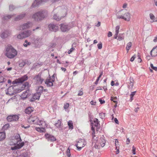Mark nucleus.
I'll return each mask as SVG.
<instances>
[{
    "label": "nucleus",
    "mask_w": 157,
    "mask_h": 157,
    "mask_svg": "<svg viewBox=\"0 0 157 157\" xmlns=\"http://www.w3.org/2000/svg\"><path fill=\"white\" fill-rule=\"evenodd\" d=\"M29 90H28L23 92V94H22V96L24 98H26L28 95V93L29 92Z\"/></svg>",
    "instance_id": "obj_35"
},
{
    "label": "nucleus",
    "mask_w": 157,
    "mask_h": 157,
    "mask_svg": "<svg viewBox=\"0 0 157 157\" xmlns=\"http://www.w3.org/2000/svg\"><path fill=\"white\" fill-rule=\"evenodd\" d=\"M32 32L30 30H27L22 32L19 34L17 36L18 39H22L29 37L32 34Z\"/></svg>",
    "instance_id": "obj_5"
},
{
    "label": "nucleus",
    "mask_w": 157,
    "mask_h": 157,
    "mask_svg": "<svg viewBox=\"0 0 157 157\" xmlns=\"http://www.w3.org/2000/svg\"><path fill=\"white\" fill-rule=\"evenodd\" d=\"M19 114L12 115L8 116L6 118L8 122L16 121H17L19 118Z\"/></svg>",
    "instance_id": "obj_7"
},
{
    "label": "nucleus",
    "mask_w": 157,
    "mask_h": 157,
    "mask_svg": "<svg viewBox=\"0 0 157 157\" xmlns=\"http://www.w3.org/2000/svg\"><path fill=\"white\" fill-rule=\"evenodd\" d=\"M6 81V79L3 76H0V83H3Z\"/></svg>",
    "instance_id": "obj_42"
},
{
    "label": "nucleus",
    "mask_w": 157,
    "mask_h": 157,
    "mask_svg": "<svg viewBox=\"0 0 157 157\" xmlns=\"http://www.w3.org/2000/svg\"><path fill=\"white\" fill-rule=\"evenodd\" d=\"M151 55L153 57L157 56V46L154 47L150 52Z\"/></svg>",
    "instance_id": "obj_19"
},
{
    "label": "nucleus",
    "mask_w": 157,
    "mask_h": 157,
    "mask_svg": "<svg viewBox=\"0 0 157 157\" xmlns=\"http://www.w3.org/2000/svg\"><path fill=\"white\" fill-rule=\"evenodd\" d=\"M54 82L53 80H52L50 78H47L46 80L45 83L47 87H50L53 86V82Z\"/></svg>",
    "instance_id": "obj_18"
},
{
    "label": "nucleus",
    "mask_w": 157,
    "mask_h": 157,
    "mask_svg": "<svg viewBox=\"0 0 157 157\" xmlns=\"http://www.w3.org/2000/svg\"><path fill=\"white\" fill-rule=\"evenodd\" d=\"M45 16L43 12L40 11L34 14L32 16V18L34 19L36 21H38L41 19L42 18H44Z\"/></svg>",
    "instance_id": "obj_6"
},
{
    "label": "nucleus",
    "mask_w": 157,
    "mask_h": 157,
    "mask_svg": "<svg viewBox=\"0 0 157 157\" xmlns=\"http://www.w3.org/2000/svg\"><path fill=\"white\" fill-rule=\"evenodd\" d=\"M25 15V14L24 13H22V14H21L17 16V17L15 18V21H17L19 20L22 19L24 18Z\"/></svg>",
    "instance_id": "obj_22"
},
{
    "label": "nucleus",
    "mask_w": 157,
    "mask_h": 157,
    "mask_svg": "<svg viewBox=\"0 0 157 157\" xmlns=\"http://www.w3.org/2000/svg\"><path fill=\"white\" fill-rule=\"evenodd\" d=\"M11 90H13V88L9 87L7 90V91L6 92V94H9L11 96L14 95L13 92V91L11 92Z\"/></svg>",
    "instance_id": "obj_27"
},
{
    "label": "nucleus",
    "mask_w": 157,
    "mask_h": 157,
    "mask_svg": "<svg viewBox=\"0 0 157 157\" xmlns=\"http://www.w3.org/2000/svg\"><path fill=\"white\" fill-rule=\"evenodd\" d=\"M120 29V26L118 25L115 28V33H119V30Z\"/></svg>",
    "instance_id": "obj_49"
},
{
    "label": "nucleus",
    "mask_w": 157,
    "mask_h": 157,
    "mask_svg": "<svg viewBox=\"0 0 157 157\" xmlns=\"http://www.w3.org/2000/svg\"><path fill=\"white\" fill-rule=\"evenodd\" d=\"M150 67L152 69L155 70V71H157V67H154L152 63H151L150 64Z\"/></svg>",
    "instance_id": "obj_47"
},
{
    "label": "nucleus",
    "mask_w": 157,
    "mask_h": 157,
    "mask_svg": "<svg viewBox=\"0 0 157 157\" xmlns=\"http://www.w3.org/2000/svg\"><path fill=\"white\" fill-rule=\"evenodd\" d=\"M40 96V94L36 92V93L34 94L32 98L31 99V101H33L39 99Z\"/></svg>",
    "instance_id": "obj_20"
},
{
    "label": "nucleus",
    "mask_w": 157,
    "mask_h": 157,
    "mask_svg": "<svg viewBox=\"0 0 157 157\" xmlns=\"http://www.w3.org/2000/svg\"><path fill=\"white\" fill-rule=\"evenodd\" d=\"M69 106V104L68 103H66L64 104L63 108L65 109H66L68 108Z\"/></svg>",
    "instance_id": "obj_45"
},
{
    "label": "nucleus",
    "mask_w": 157,
    "mask_h": 157,
    "mask_svg": "<svg viewBox=\"0 0 157 157\" xmlns=\"http://www.w3.org/2000/svg\"><path fill=\"white\" fill-rule=\"evenodd\" d=\"M31 44V43L28 42L27 40H25V43L23 44V45L25 47H27L28 45H30Z\"/></svg>",
    "instance_id": "obj_39"
},
{
    "label": "nucleus",
    "mask_w": 157,
    "mask_h": 157,
    "mask_svg": "<svg viewBox=\"0 0 157 157\" xmlns=\"http://www.w3.org/2000/svg\"><path fill=\"white\" fill-rule=\"evenodd\" d=\"M114 121L115 122L116 124H118V123H119L118 121V120L116 118H114Z\"/></svg>",
    "instance_id": "obj_63"
},
{
    "label": "nucleus",
    "mask_w": 157,
    "mask_h": 157,
    "mask_svg": "<svg viewBox=\"0 0 157 157\" xmlns=\"http://www.w3.org/2000/svg\"><path fill=\"white\" fill-rule=\"evenodd\" d=\"M134 81L133 78L131 77L130 78L129 85H128V88H132L133 86Z\"/></svg>",
    "instance_id": "obj_29"
},
{
    "label": "nucleus",
    "mask_w": 157,
    "mask_h": 157,
    "mask_svg": "<svg viewBox=\"0 0 157 157\" xmlns=\"http://www.w3.org/2000/svg\"><path fill=\"white\" fill-rule=\"evenodd\" d=\"M101 25V22H98V23L95 25V26L97 27H99Z\"/></svg>",
    "instance_id": "obj_64"
},
{
    "label": "nucleus",
    "mask_w": 157,
    "mask_h": 157,
    "mask_svg": "<svg viewBox=\"0 0 157 157\" xmlns=\"http://www.w3.org/2000/svg\"><path fill=\"white\" fill-rule=\"evenodd\" d=\"M105 141L103 138H100V140L98 141L97 140L92 141V145L95 148L99 149L100 147H103L105 145Z\"/></svg>",
    "instance_id": "obj_4"
},
{
    "label": "nucleus",
    "mask_w": 157,
    "mask_h": 157,
    "mask_svg": "<svg viewBox=\"0 0 157 157\" xmlns=\"http://www.w3.org/2000/svg\"><path fill=\"white\" fill-rule=\"evenodd\" d=\"M99 101L100 102V103L101 104H103L105 103V101L104 100H102L101 99H99Z\"/></svg>",
    "instance_id": "obj_58"
},
{
    "label": "nucleus",
    "mask_w": 157,
    "mask_h": 157,
    "mask_svg": "<svg viewBox=\"0 0 157 157\" xmlns=\"http://www.w3.org/2000/svg\"><path fill=\"white\" fill-rule=\"evenodd\" d=\"M28 121L30 123L37 124L41 126L45 127L46 126V123L45 122L39 120L36 116L30 117L28 119Z\"/></svg>",
    "instance_id": "obj_2"
},
{
    "label": "nucleus",
    "mask_w": 157,
    "mask_h": 157,
    "mask_svg": "<svg viewBox=\"0 0 157 157\" xmlns=\"http://www.w3.org/2000/svg\"><path fill=\"white\" fill-rule=\"evenodd\" d=\"M37 93L41 95L44 90V87L43 86H40L38 87L36 89Z\"/></svg>",
    "instance_id": "obj_24"
},
{
    "label": "nucleus",
    "mask_w": 157,
    "mask_h": 157,
    "mask_svg": "<svg viewBox=\"0 0 157 157\" xmlns=\"http://www.w3.org/2000/svg\"><path fill=\"white\" fill-rule=\"evenodd\" d=\"M10 127V124H6L2 128L3 130H5L7 129Z\"/></svg>",
    "instance_id": "obj_38"
},
{
    "label": "nucleus",
    "mask_w": 157,
    "mask_h": 157,
    "mask_svg": "<svg viewBox=\"0 0 157 157\" xmlns=\"http://www.w3.org/2000/svg\"><path fill=\"white\" fill-rule=\"evenodd\" d=\"M136 92V91L132 92L131 94H130V101H132V100H133V97L135 95Z\"/></svg>",
    "instance_id": "obj_36"
},
{
    "label": "nucleus",
    "mask_w": 157,
    "mask_h": 157,
    "mask_svg": "<svg viewBox=\"0 0 157 157\" xmlns=\"http://www.w3.org/2000/svg\"><path fill=\"white\" fill-rule=\"evenodd\" d=\"M48 27L50 30L54 32L57 31L59 29L58 25L57 24H50L48 25Z\"/></svg>",
    "instance_id": "obj_14"
},
{
    "label": "nucleus",
    "mask_w": 157,
    "mask_h": 157,
    "mask_svg": "<svg viewBox=\"0 0 157 157\" xmlns=\"http://www.w3.org/2000/svg\"><path fill=\"white\" fill-rule=\"evenodd\" d=\"M41 39L39 37H35L32 40V43L33 44L35 47H37Z\"/></svg>",
    "instance_id": "obj_17"
},
{
    "label": "nucleus",
    "mask_w": 157,
    "mask_h": 157,
    "mask_svg": "<svg viewBox=\"0 0 157 157\" xmlns=\"http://www.w3.org/2000/svg\"><path fill=\"white\" fill-rule=\"evenodd\" d=\"M135 151H136L135 147H134V146H133L132 151V153L134 155H135L136 154Z\"/></svg>",
    "instance_id": "obj_55"
},
{
    "label": "nucleus",
    "mask_w": 157,
    "mask_h": 157,
    "mask_svg": "<svg viewBox=\"0 0 157 157\" xmlns=\"http://www.w3.org/2000/svg\"><path fill=\"white\" fill-rule=\"evenodd\" d=\"M15 8V7L13 5H10L9 6L10 10L12 11Z\"/></svg>",
    "instance_id": "obj_48"
},
{
    "label": "nucleus",
    "mask_w": 157,
    "mask_h": 157,
    "mask_svg": "<svg viewBox=\"0 0 157 157\" xmlns=\"http://www.w3.org/2000/svg\"><path fill=\"white\" fill-rule=\"evenodd\" d=\"M5 49V55L9 58L13 59L17 56V51L11 45H8Z\"/></svg>",
    "instance_id": "obj_1"
},
{
    "label": "nucleus",
    "mask_w": 157,
    "mask_h": 157,
    "mask_svg": "<svg viewBox=\"0 0 157 157\" xmlns=\"http://www.w3.org/2000/svg\"><path fill=\"white\" fill-rule=\"evenodd\" d=\"M150 17L151 19L152 20H154V19L155 18V16L152 13H150Z\"/></svg>",
    "instance_id": "obj_51"
},
{
    "label": "nucleus",
    "mask_w": 157,
    "mask_h": 157,
    "mask_svg": "<svg viewBox=\"0 0 157 157\" xmlns=\"http://www.w3.org/2000/svg\"><path fill=\"white\" fill-rule=\"evenodd\" d=\"M90 103L92 105H94L96 104V102H94L93 101H91L90 102Z\"/></svg>",
    "instance_id": "obj_61"
},
{
    "label": "nucleus",
    "mask_w": 157,
    "mask_h": 157,
    "mask_svg": "<svg viewBox=\"0 0 157 157\" xmlns=\"http://www.w3.org/2000/svg\"><path fill=\"white\" fill-rule=\"evenodd\" d=\"M41 127V128L40 127H36V130L38 132H44L45 131V129L44 128L45 127H43L40 126Z\"/></svg>",
    "instance_id": "obj_26"
},
{
    "label": "nucleus",
    "mask_w": 157,
    "mask_h": 157,
    "mask_svg": "<svg viewBox=\"0 0 157 157\" xmlns=\"http://www.w3.org/2000/svg\"><path fill=\"white\" fill-rule=\"evenodd\" d=\"M72 47L71 48V49L69 50L68 51V54H70L75 49V48L73 47V44L72 45Z\"/></svg>",
    "instance_id": "obj_44"
},
{
    "label": "nucleus",
    "mask_w": 157,
    "mask_h": 157,
    "mask_svg": "<svg viewBox=\"0 0 157 157\" xmlns=\"http://www.w3.org/2000/svg\"><path fill=\"white\" fill-rule=\"evenodd\" d=\"M117 18L118 19H122L127 21H130L131 18L130 13L128 12H127L124 13V16L117 15Z\"/></svg>",
    "instance_id": "obj_9"
},
{
    "label": "nucleus",
    "mask_w": 157,
    "mask_h": 157,
    "mask_svg": "<svg viewBox=\"0 0 157 157\" xmlns=\"http://www.w3.org/2000/svg\"><path fill=\"white\" fill-rule=\"evenodd\" d=\"M49 0H35L33 3L32 6L35 8L41 4L43 2H46Z\"/></svg>",
    "instance_id": "obj_13"
},
{
    "label": "nucleus",
    "mask_w": 157,
    "mask_h": 157,
    "mask_svg": "<svg viewBox=\"0 0 157 157\" xmlns=\"http://www.w3.org/2000/svg\"><path fill=\"white\" fill-rule=\"evenodd\" d=\"M112 33L111 32H109L108 34V37H111L112 36Z\"/></svg>",
    "instance_id": "obj_59"
},
{
    "label": "nucleus",
    "mask_w": 157,
    "mask_h": 157,
    "mask_svg": "<svg viewBox=\"0 0 157 157\" xmlns=\"http://www.w3.org/2000/svg\"><path fill=\"white\" fill-rule=\"evenodd\" d=\"M132 45V43L131 42L128 43L126 45V49L127 51V52H128L130 48H131Z\"/></svg>",
    "instance_id": "obj_32"
},
{
    "label": "nucleus",
    "mask_w": 157,
    "mask_h": 157,
    "mask_svg": "<svg viewBox=\"0 0 157 157\" xmlns=\"http://www.w3.org/2000/svg\"><path fill=\"white\" fill-rule=\"evenodd\" d=\"M14 138H15L14 140H16V144H17L14 147H11V149L13 150L20 149L24 145V142H22L21 143L19 142H21V140L19 134H17L15 136Z\"/></svg>",
    "instance_id": "obj_3"
},
{
    "label": "nucleus",
    "mask_w": 157,
    "mask_h": 157,
    "mask_svg": "<svg viewBox=\"0 0 157 157\" xmlns=\"http://www.w3.org/2000/svg\"><path fill=\"white\" fill-rule=\"evenodd\" d=\"M136 56L135 55H134L130 59V61L131 62L133 61L136 58Z\"/></svg>",
    "instance_id": "obj_54"
},
{
    "label": "nucleus",
    "mask_w": 157,
    "mask_h": 157,
    "mask_svg": "<svg viewBox=\"0 0 157 157\" xmlns=\"http://www.w3.org/2000/svg\"><path fill=\"white\" fill-rule=\"evenodd\" d=\"M28 62V61H22L19 63V66L20 67H23L25 65L27 64Z\"/></svg>",
    "instance_id": "obj_33"
},
{
    "label": "nucleus",
    "mask_w": 157,
    "mask_h": 157,
    "mask_svg": "<svg viewBox=\"0 0 157 157\" xmlns=\"http://www.w3.org/2000/svg\"><path fill=\"white\" fill-rule=\"evenodd\" d=\"M32 26V23L28 22L26 23L23 24L20 26V28H17V29L19 30H24L26 29H29Z\"/></svg>",
    "instance_id": "obj_10"
},
{
    "label": "nucleus",
    "mask_w": 157,
    "mask_h": 157,
    "mask_svg": "<svg viewBox=\"0 0 157 157\" xmlns=\"http://www.w3.org/2000/svg\"><path fill=\"white\" fill-rule=\"evenodd\" d=\"M111 100L113 101L115 103H116L117 102V98L116 97H111Z\"/></svg>",
    "instance_id": "obj_40"
},
{
    "label": "nucleus",
    "mask_w": 157,
    "mask_h": 157,
    "mask_svg": "<svg viewBox=\"0 0 157 157\" xmlns=\"http://www.w3.org/2000/svg\"><path fill=\"white\" fill-rule=\"evenodd\" d=\"M124 34H120L118 36V40H121L124 39Z\"/></svg>",
    "instance_id": "obj_37"
},
{
    "label": "nucleus",
    "mask_w": 157,
    "mask_h": 157,
    "mask_svg": "<svg viewBox=\"0 0 157 157\" xmlns=\"http://www.w3.org/2000/svg\"><path fill=\"white\" fill-rule=\"evenodd\" d=\"M45 136L46 139L48 141L53 142L56 140V138L52 135L48 134H45Z\"/></svg>",
    "instance_id": "obj_16"
},
{
    "label": "nucleus",
    "mask_w": 157,
    "mask_h": 157,
    "mask_svg": "<svg viewBox=\"0 0 157 157\" xmlns=\"http://www.w3.org/2000/svg\"><path fill=\"white\" fill-rule=\"evenodd\" d=\"M56 45V44L55 43H53L52 44H51L50 46L51 47L53 48L55 47Z\"/></svg>",
    "instance_id": "obj_60"
},
{
    "label": "nucleus",
    "mask_w": 157,
    "mask_h": 157,
    "mask_svg": "<svg viewBox=\"0 0 157 157\" xmlns=\"http://www.w3.org/2000/svg\"><path fill=\"white\" fill-rule=\"evenodd\" d=\"M36 83L38 84H41L44 81V79L41 78L40 75L38 74L35 76L33 78Z\"/></svg>",
    "instance_id": "obj_12"
},
{
    "label": "nucleus",
    "mask_w": 157,
    "mask_h": 157,
    "mask_svg": "<svg viewBox=\"0 0 157 157\" xmlns=\"http://www.w3.org/2000/svg\"><path fill=\"white\" fill-rule=\"evenodd\" d=\"M68 125L69 126V129H73V126L72 122L71 121H70L68 122Z\"/></svg>",
    "instance_id": "obj_34"
},
{
    "label": "nucleus",
    "mask_w": 157,
    "mask_h": 157,
    "mask_svg": "<svg viewBox=\"0 0 157 157\" xmlns=\"http://www.w3.org/2000/svg\"><path fill=\"white\" fill-rule=\"evenodd\" d=\"M99 115L101 118L103 119L105 117V114L103 113H99Z\"/></svg>",
    "instance_id": "obj_43"
},
{
    "label": "nucleus",
    "mask_w": 157,
    "mask_h": 157,
    "mask_svg": "<svg viewBox=\"0 0 157 157\" xmlns=\"http://www.w3.org/2000/svg\"><path fill=\"white\" fill-rule=\"evenodd\" d=\"M19 82V81H18V79L15 81H13V82L12 83L13 84H15L18 83H20Z\"/></svg>",
    "instance_id": "obj_53"
},
{
    "label": "nucleus",
    "mask_w": 157,
    "mask_h": 157,
    "mask_svg": "<svg viewBox=\"0 0 157 157\" xmlns=\"http://www.w3.org/2000/svg\"><path fill=\"white\" fill-rule=\"evenodd\" d=\"M95 132H94V131L92 132L91 133V136L92 137V138L93 139V141L96 140V139H94V137H95Z\"/></svg>",
    "instance_id": "obj_46"
},
{
    "label": "nucleus",
    "mask_w": 157,
    "mask_h": 157,
    "mask_svg": "<svg viewBox=\"0 0 157 157\" xmlns=\"http://www.w3.org/2000/svg\"><path fill=\"white\" fill-rule=\"evenodd\" d=\"M83 94V92L82 90H80L79 91L78 94V96H82Z\"/></svg>",
    "instance_id": "obj_52"
},
{
    "label": "nucleus",
    "mask_w": 157,
    "mask_h": 157,
    "mask_svg": "<svg viewBox=\"0 0 157 157\" xmlns=\"http://www.w3.org/2000/svg\"><path fill=\"white\" fill-rule=\"evenodd\" d=\"M91 124L95 127H98V125L100 124L98 119L96 118H94V123H91Z\"/></svg>",
    "instance_id": "obj_28"
},
{
    "label": "nucleus",
    "mask_w": 157,
    "mask_h": 157,
    "mask_svg": "<svg viewBox=\"0 0 157 157\" xmlns=\"http://www.w3.org/2000/svg\"><path fill=\"white\" fill-rule=\"evenodd\" d=\"M55 126L59 129H61L62 128L61 125V121L59 120L57 123H56L55 124Z\"/></svg>",
    "instance_id": "obj_31"
},
{
    "label": "nucleus",
    "mask_w": 157,
    "mask_h": 157,
    "mask_svg": "<svg viewBox=\"0 0 157 157\" xmlns=\"http://www.w3.org/2000/svg\"><path fill=\"white\" fill-rule=\"evenodd\" d=\"M11 32L9 30H5L1 33L0 36L2 39H5L7 38L10 35Z\"/></svg>",
    "instance_id": "obj_15"
},
{
    "label": "nucleus",
    "mask_w": 157,
    "mask_h": 157,
    "mask_svg": "<svg viewBox=\"0 0 157 157\" xmlns=\"http://www.w3.org/2000/svg\"><path fill=\"white\" fill-rule=\"evenodd\" d=\"M86 144V142L84 139L79 140L77 144H76V146L78 150L79 151Z\"/></svg>",
    "instance_id": "obj_8"
},
{
    "label": "nucleus",
    "mask_w": 157,
    "mask_h": 157,
    "mask_svg": "<svg viewBox=\"0 0 157 157\" xmlns=\"http://www.w3.org/2000/svg\"><path fill=\"white\" fill-rule=\"evenodd\" d=\"M53 18L54 19L58 21H59L61 19V18L58 16L56 14L54 15L53 16Z\"/></svg>",
    "instance_id": "obj_41"
},
{
    "label": "nucleus",
    "mask_w": 157,
    "mask_h": 157,
    "mask_svg": "<svg viewBox=\"0 0 157 157\" xmlns=\"http://www.w3.org/2000/svg\"><path fill=\"white\" fill-rule=\"evenodd\" d=\"M102 44L101 42L98 44L97 45L98 48L99 49H101L102 48Z\"/></svg>",
    "instance_id": "obj_50"
},
{
    "label": "nucleus",
    "mask_w": 157,
    "mask_h": 157,
    "mask_svg": "<svg viewBox=\"0 0 157 157\" xmlns=\"http://www.w3.org/2000/svg\"><path fill=\"white\" fill-rule=\"evenodd\" d=\"M33 109L32 107H29L25 109V112L26 113L29 114L33 112Z\"/></svg>",
    "instance_id": "obj_23"
},
{
    "label": "nucleus",
    "mask_w": 157,
    "mask_h": 157,
    "mask_svg": "<svg viewBox=\"0 0 157 157\" xmlns=\"http://www.w3.org/2000/svg\"><path fill=\"white\" fill-rule=\"evenodd\" d=\"M13 16V15H5L3 16V19L4 20H7L10 19Z\"/></svg>",
    "instance_id": "obj_30"
},
{
    "label": "nucleus",
    "mask_w": 157,
    "mask_h": 157,
    "mask_svg": "<svg viewBox=\"0 0 157 157\" xmlns=\"http://www.w3.org/2000/svg\"><path fill=\"white\" fill-rule=\"evenodd\" d=\"M59 26L60 30L63 32L68 31L71 29L69 26L65 24H61Z\"/></svg>",
    "instance_id": "obj_11"
},
{
    "label": "nucleus",
    "mask_w": 157,
    "mask_h": 157,
    "mask_svg": "<svg viewBox=\"0 0 157 157\" xmlns=\"http://www.w3.org/2000/svg\"><path fill=\"white\" fill-rule=\"evenodd\" d=\"M51 79L52 80H53V81H54L55 80V76L54 75H53L52 77H51L49 78Z\"/></svg>",
    "instance_id": "obj_57"
},
{
    "label": "nucleus",
    "mask_w": 157,
    "mask_h": 157,
    "mask_svg": "<svg viewBox=\"0 0 157 157\" xmlns=\"http://www.w3.org/2000/svg\"><path fill=\"white\" fill-rule=\"evenodd\" d=\"M127 4L126 3H124L123 6V8H125L127 7Z\"/></svg>",
    "instance_id": "obj_62"
},
{
    "label": "nucleus",
    "mask_w": 157,
    "mask_h": 157,
    "mask_svg": "<svg viewBox=\"0 0 157 157\" xmlns=\"http://www.w3.org/2000/svg\"><path fill=\"white\" fill-rule=\"evenodd\" d=\"M28 78V76L26 75H25L20 78H18L19 83H22L27 80Z\"/></svg>",
    "instance_id": "obj_21"
},
{
    "label": "nucleus",
    "mask_w": 157,
    "mask_h": 157,
    "mask_svg": "<svg viewBox=\"0 0 157 157\" xmlns=\"http://www.w3.org/2000/svg\"><path fill=\"white\" fill-rule=\"evenodd\" d=\"M6 138V133L5 132H0V141L3 140Z\"/></svg>",
    "instance_id": "obj_25"
},
{
    "label": "nucleus",
    "mask_w": 157,
    "mask_h": 157,
    "mask_svg": "<svg viewBox=\"0 0 157 157\" xmlns=\"http://www.w3.org/2000/svg\"><path fill=\"white\" fill-rule=\"evenodd\" d=\"M23 90V87L21 88V89L19 88L17 89V93H19L21 92L22 90Z\"/></svg>",
    "instance_id": "obj_56"
}]
</instances>
